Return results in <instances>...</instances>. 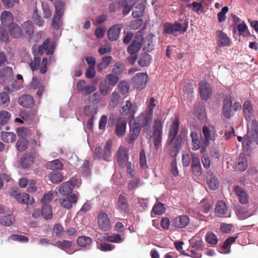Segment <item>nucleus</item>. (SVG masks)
Wrapping results in <instances>:
<instances>
[{"label":"nucleus","instance_id":"nucleus-39","mask_svg":"<svg viewBox=\"0 0 258 258\" xmlns=\"http://www.w3.org/2000/svg\"><path fill=\"white\" fill-rule=\"evenodd\" d=\"M15 221V218L14 215H9L4 216L0 219V223L6 226L12 225Z\"/></svg>","mask_w":258,"mask_h":258},{"label":"nucleus","instance_id":"nucleus-40","mask_svg":"<svg viewBox=\"0 0 258 258\" xmlns=\"http://www.w3.org/2000/svg\"><path fill=\"white\" fill-rule=\"evenodd\" d=\"M53 245L62 250L69 249L72 246V242L69 240H58L53 243Z\"/></svg>","mask_w":258,"mask_h":258},{"label":"nucleus","instance_id":"nucleus-50","mask_svg":"<svg viewBox=\"0 0 258 258\" xmlns=\"http://www.w3.org/2000/svg\"><path fill=\"white\" fill-rule=\"evenodd\" d=\"M41 57L40 56L34 55V59L31 61L29 66L32 71L37 70L40 67Z\"/></svg>","mask_w":258,"mask_h":258},{"label":"nucleus","instance_id":"nucleus-13","mask_svg":"<svg viewBox=\"0 0 258 258\" xmlns=\"http://www.w3.org/2000/svg\"><path fill=\"white\" fill-rule=\"evenodd\" d=\"M189 223V218L187 215H181L176 217L172 222V225L177 228L185 227Z\"/></svg>","mask_w":258,"mask_h":258},{"label":"nucleus","instance_id":"nucleus-28","mask_svg":"<svg viewBox=\"0 0 258 258\" xmlns=\"http://www.w3.org/2000/svg\"><path fill=\"white\" fill-rule=\"evenodd\" d=\"M16 200L18 203L22 204L32 205L34 202V199L32 197L30 198L27 193L20 194Z\"/></svg>","mask_w":258,"mask_h":258},{"label":"nucleus","instance_id":"nucleus-27","mask_svg":"<svg viewBox=\"0 0 258 258\" xmlns=\"http://www.w3.org/2000/svg\"><path fill=\"white\" fill-rule=\"evenodd\" d=\"M22 36L30 35L33 32V26L31 21L24 22L21 26Z\"/></svg>","mask_w":258,"mask_h":258},{"label":"nucleus","instance_id":"nucleus-10","mask_svg":"<svg viewBox=\"0 0 258 258\" xmlns=\"http://www.w3.org/2000/svg\"><path fill=\"white\" fill-rule=\"evenodd\" d=\"M128 149L120 146L117 152V160L121 167H125L128 160Z\"/></svg>","mask_w":258,"mask_h":258},{"label":"nucleus","instance_id":"nucleus-5","mask_svg":"<svg viewBox=\"0 0 258 258\" xmlns=\"http://www.w3.org/2000/svg\"><path fill=\"white\" fill-rule=\"evenodd\" d=\"M241 108L240 104L238 102L233 103L230 95H226L224 97L223 110L224 113H233L239 111Z\"/></svg>","mask_w":258,"mask_h":258},{"label":"nucleus","instance_id":"nucleus-21","mask_svg":"<svg viewBox=\"0 0 258 258\" xmlns=\"http://www.w3.org/2000/svg\"><path fill=\"white\" fill-rule=\"evenodd\" d=\"M126 120L119 118L118 119L115 128V134L118 138L123 137L126 132Z\"/></svg>","mask_w":258,"mask_h":258},{"label":"nucleus","instance_id":"nucleus-29","mask_svg":"<svg viewBox=\"0 0 258 258\" xmlns=\"http://www.w3.org/2000/svg\"><path fill=\"white\" fill-rule=\"evenodd\" d=\"M41 46L42 48L45 50L47 55H51L53 53L55 44L54 43L50 44L49 38H46Z\"/></svg>","mask_w":258,"mask_h":258},{"label":"nucleus","instance_id":"nucleus-20","mask_svg":"<svg viewBox=\"0 0 258 258\" xmlns=\"http://www.w3.org/2000/svg\"><path fill=\"white\" fill-rule=\"evenodd\" d=\"M191 168L193 174L197 176L202 174V167L199 157L195 154L192 155Z\"/></svg>","mask_w":258,"mask_h":258},{"label":"nucleus","instance_id":"nucleus-25","mask_svg":"<svg viewBox=\"0 0 258 258\" xmlns=\"http://www.w3.org/2000/svg\"><path fill=\"white\" fill-rule=\"evenodd\" d=\"M112 141L111 139L108 140L105 143L102 155L103 159L107 161H111V151Z\"/></svg>","mask_w":258,"mask_h":258},{"label":"nucleus","instance_id":"nucleus-46","mask_svg":"<svg viewBox=\"0 0 258 258\" xmlns=\"http://www.w3.org/2000/svg\"><path fill=\"white\" fill-rule=\"evenodd\" d=\"M207 242L210 245H216L218 241L217 236L212 232H208L205 236Z\"/></svg>","mask_w":258,"mask_h":258},{"label":"nucleus","instance_id":"nucleus-56","mask_svg":"<svg viewBox=\"0 0 258 258\" xmlns=\"http://www.w3.org/2000/svg\"><path fill=\"white\" fill-rule=\"evenodd\" d=\"M140 182V179L138 178H135L131 180L127 184V187L130 191L138 187Z\"/></svg>","mask_w":258,"mask_h":258},{"label":"nucleus","instance_id":"nucleus-52","mask_svg":"<svg viewBox=\"0 0 258 258\" xmlns=\"http://www.w3.org/2000/svg\"><path fill=\"white\" fill-rule=\"evenodd\" d=\"M188 253L186 254V255L190 256L194 258H200L202 257V254L201 250L197 249H195L189 247L187 250Z\"/></svg>","mask_w":258,"mask_h":258},{"label":"nucleus","instance_id":"nucleus-7","mask_svg":"<svg viewBox=\"0 0 258 258\" xmlns=\"http://www.w3.org/2000/svg\"><path fill=\"white\" fill-rule=\"evenodd\" d=\"M97 220L98 226L102 231H107L111 228V222L106 213L100 211Z\"/></svg>","mask_w":258,"mask_h":258},{"label":"nucleus","instance_id":"nucleus-19","mask_svg":"<svg viewBox=\"0 0 258 258\" xmlns=\"http://www.w3.org/2000/svg\"><path fill=\"white\" fill-rule=\"evenodd\" d=\"M0 18L2 25L5 27H10L13 24V15L9 11L3 12L1 14Z\"/></svg>","mask_w":258,"mask_h":258},{"label":"nucleus","instance_id":"nucleus-1","mask_svg":"<svg viewBox=\"0 0 258 258\" xmlns=\"http://www.w3.org/2000/svg\"><path fill=\"white\" fill-rule=\"evenodd\" d=\"M153 114H140L136 120L135 124H130V133L125 138L129 144H133L137 139L140 133V127H149L153 119Z\"/></svg>","mask_w":258,"mask_h":258},{"label":"nucleus","instance_id":"nucleus-33","mask_svg":"<svg viewBox=\"0 0 258 258\" xmlns=\"http://www.w3.org/2000/svg\"><path fill=\"white\" fill-rule=\"evenodd\" d=\"M55 13L54 15L63 16L65 3L62 0H55L54 2Z\"/></svg>","mask_w":258,"mask_h":258},{"label":"nucleus","instance_id":"nucleus-23","mask_svg":"<svg viewBox=\"0 0 258 258\" xmlns=\"http://www.w3.org/2000/svg\"><path fill=\"white\" fill-rule=\"evenodd\" d=\"M181 24L177 22L172 24L165 23L164 25V31L168 34H174L176 32L181 31Z\"/></svg>","mask_w":258,"mask_h":258},{"label":"nucleus","instance_id":"nucleus-59","mask_svg":"<svg viewBox=\"0 0 258 258\" xmlns=\"http://www.w3.org/2000/svg\"><path fill=\"white\" fill-rule=\"evenodd\" d=\"M50 166L53 170H61L63 165L58 160H54L50 163Z\"/></svg>","mask_w":258,"mask_h":258},{"label":"nucleus","instance_id":"nucleus-34","mask_svg":"<svg viewBox=\"0 0 258 258\" xmlns=\"http://www.w3.org/2000/svg\"><path fill=\"white\" fill-rule=\"evenodd\" d=\"M122 109L123 113H135L137 111V107L133 105L130 101H126L122 104Z\"/></svg>","mask_w":258,"mask_h":258},{"label":"nucleus","instance_id":"nucleus-48","mask_svg":"<svg viewBox=\"0 0 258 258\" xmlns=\"http://www.w3.org/2000/svg\"><path fill=\"white\" fill-rule=\"evenodd\" d=\"M158 101L153 98H151L148 104V112L153 113L158 111Z\"/></svg>","mask_w":258,"mask_h":258},{"label":"nucleus","instance_id":"nucleus-3","mask_svg":"<svg viewBox=\"0 0 258 258\" xmlns=\"http://www.w3.org/2000/svg\"><path fill=\"white\" fill-rule=\"evenodd\" d=\"M254 114H245L246 120L248 121L247 136L253 141L258 142V121L253 118Z\"/></svg>","mask_w":258,"mask_h":258},{"label":"nucleus","instance_id":"nucleus-22","mask_svg":"<svg viewBox=\"0 0 258 258\" xmlns=\"http://www.w3.org/2000/svg\"><path fill=\"white\" fill-rule=\"evenodd\" d=\"M227 207L224 202L219 201L216 204L215 208V214L219 217H229L226 216Z\"/></svg>","mask_w":258,"mask_h":258},{"label":"nucleus","instance_id":"nucleus-45","mask_svg":"<svg viewBox=\"0 0 258 258\" xmlns=\"http://www.w3.org/2000/svg\"><path fill=\"white\" fill-rule=\"evenodd\" d=\"M165 211V208L161 203H158L154 205L152 210V212L156 215H161Z\"/></svg>","mask_w":258,"mask_h":258},{"label":"nucleus","instance_id":"nucleus-38","mask_svg":"<svg viewBox=\"0 0 258 258\" xmlns=\"http://www.w3.org/2000/svg\"><path fill=\"white\" fill-rule=\"evenodd\" d=\"M41 215L46 220L51 219L52 218L51 207L49 205L42 206Z\"/></svg>","mask_w":258,"mask_h":258},{"label":"nucleus","instance_id":"nucleus-30","mask_svg":"<svg viewBox=\"0 0 258 258\" xmlns=\"http://www.w3.org/2000/svg\"><path fill=\"white\" fill-rule=\"evenodd\" d=\"M34 157L31 153L26 154L21 160V165L23 168L29 167L33 162Z\"/></svg>","mask_w":258,"mask_h":258},{"label":"nucleus","instance_id":"nucleus-35","mask_svg":"<svg viewBox=\"0 0 258 258\" xmlns=\"http://www.w3.org/2000/svg\"><path fill=\"white\" fill-rule=\"evenodd\" d=\"M11 114H0V130H9V126L7 125L10 119Z\"/></svg>","mask_w":258,"mask_h":258},{"label":"nucleus","instance_id":"nucleus-41","mask_svg":"<svg viewBox=\"0 0 258 258\" xmlns=\"http://www.w3.org/2000/svg\"><path fill=\"white\" fill-rule=\"evenodd\" d=\"M236 237H229L224 242L222 246V250L224 253H228L230 252V245L235 241Z\"/></svg>","mask_w":258,"mask_h":258},{"label":"nucleus","instance_id":"nucleus-55","mask_svg":"<svg viewBox=\"0 0 258 258\" xmlns=\"http://www.w3.org/2000/svg\"><path fill=\"white\" fill-rule=\"evenodd\" d=\"M33 20L34 23L37 25L38 26H42L44 21L41 18L40 16L38 15V11L37 10H35L33 14Z\"/></svg>","mask_w":258,"mask_h":258},{"label":"nucleus","instance_id":"nucleus-12","mask_svg":"<svg viewBox=\"0 0 258 258\" xmlns=\"http://www.w3.org/2000/svg\"><path fill=\"white\" fill-rule=\"evenodd\" d=\"M200 93L202 100H207L212 95V90L209 84L206 81H202L199 84Z\"/></svg>","mask_w":258,"mask_h":258},{"label":"nucleus","instance_id":"nucleus-16","mask_svg":"<svg viewBox=\"0 0 258 258\" xmlns=\"http://www.w3.org/2000/svg\"><path fill=\"white\" fill-rule=\"evenodd\" d=\"M233 190L240 204L245 205L248 203V199L247 192L241 187L235 185Z\"/></svg>","mask_w":258,"mask_h":258},{"label":"nucleus","instance_id":"nucleus-43","mask_svg":"<svg viewBox=\"0 0 258 258\" xmlns=\"http://www.w3.org/2000/svg\"><path fill=\"white\" fill-rule=\"evenodd\" d=\"M112 57L111 56L104 57L102 61L99 63L97 66V69L99 72L102 71L106 69L110 64Z\"/></svg>","mask_w":258,"mask_h":258},{"label":"nucleus","instance_id":"nucleus-9","mask_svg":"<svg viewBox=\"0 0 258 258\" xmlns=\"http://www.w3.org/2000/svg\"><path fill=\"white\" fill-rule=\"evenodd\" d=\"M116 209L121 213H127L130 212V205L127 201L125 193L119 195L116 202Z\"/></svg>","mask_w":258,"mask_h":258},{"label":"nucleus","instance_id":"nucleus-51","mask_svg":"<svg viewBox=\"0 0 258 258\" xmlns=\"http://www.w3.org/2000/svg\"><path fill=\"white\" fill-rule=\"evenodd\" d=\"M28 146V141L25 138H22L19 140L16 144L18 150L20 152L24 151L26 149Z\"/></svg>","mask_w":258,"mask_h":258},{"label":"nucleus","instance_id":"nucleus-44","mask_svg":"<svg viewBox=\"0 0 258 258\" xmlns=\"http://www.w3.org/2000/svg\"><path fill=\"white\" fill-rule=\"evenodd\" d=\"M22 88V84L18 83L17 81H14L11 85L6 86L5 90L10 92L17 91Z\"/></svg>","mask_w":258,"mask_h":258},{"label":"nucleus","instance_id":"nucleus-15","mask_svg":"<svg viewBox=\"0 0 258 258\" xmlns=\"http://www.w3.org/2000/svg\"><path fill=\"white\" fill-rule=\"evenodd\" d=\"M143 41V37L142 35L136 36L131 45L128 47V51L131 54H135L141 48V44Z\"/></svg>","mask_w":258,"mask_h":258},{"label":"nucleus","instance_id":"nucleus-62","mask_svg":"<svg viewBox=\"0 0 258 258\" xmlns=\"http://www.w3.org/2000/svg\"><path fill=\"white\" fill-rule=\"evenodd\" d=\"M228 11L227 7H224L222 8L221 11L218 14V18L220 22L224 21L226 18L225 14Z\"/></svg>","mask_w":258,"mask_h":258},{"label":"nucleus","instance_id":"nucleus-8","mask_svg":"<svg viewBox=\"0 0 258 258\" xmlns=\"http://www.w3.org/2000/svg\"><path fill=\"white\" fill-rule=\"evenodd\" d=\"M14 79L13 69L11 67H6L0 71V84L6 85Z\"/></svg>","mask_w":258,"mask_h":258},{"label":"nucleus","instance_id":"nucleus-11","mask_svg":"<svg viewBox=\"0 0 258 258\" xmlns=\"http://www.w3.org/2000/svg\"><path fill=\"white\" fill-rule=\"evenodd\" d=\"M20 105L26 108H32L35 104L33 97L29 94H24L20 96L18 99Z\"/></svg>","mask_w":258,"mask_h":258},{"label":"nucleus","instance_id":"nucleus-17","mask_svg":"<svg viewBox=\"0 0 258 258\" xmlns=\"http://www.w3.org/2000/svg\"><path fill=\"white\" fill-rule=\"evenodd\" d=\"M78 199L77 196L73 194L63 199H60L59 201L62 207L67 209H70L72 208L73 204L77 202Z\"/></svg>","mask_w":258,"mask_h":258},{"label":"nucleus","instance_id":"nucleus-18","mask_svg":"<svg viewBox=\"0 0 258 258\" xmlns=\"http://www.w3.org/2000/svg\"><path fill=\"white\" fill-rule=\"evenodd\" d=\"M202 131L204 137V144L208 146L210 141H214L216 140V132L211 131L206 125L203 127Z\"/></svg>","mask_w":258,"mask_h":258},{"label":"nucleus","instance_id":"nucleus-53","mask_svg":"<svg viewBox=\"0 0 258 258\" xmlns=\"http://www.w3.org/2000/svg\"><path fill=\"white\" fill-rule=\"evenodd\" d=\"M129 88L130 86L128 82L125 81L120 82L118 86V91L123 94L126 93Z\"/></svg>","mask_w":258,"mask_h":258},{"label":"nucleus","instance_id":"nucleus-60","mask_svg":"<svg viewBox=\"0 0 258 258\" xmlns=\"http://www.w3.org/2000/svg\"><path fill=\"white\" fill-rule=\"evenodd\" d=\"M140 155V163L141 167L142 168H146L147 167V161L145 152L144 150H142L141 151Z\"/></svg>","mask_w":258,"mask_h":258},{"label":"nucleus","instance_id":"nucleus-57","mask_svg":"<svg viewBox=\"0 0 258 258\" xmlns=\"http://www.w3.org/2000/svg\"><path fill=\"white\" fill-rule=\"evenodd\" d=\"M52 199L53 193L49 191L45 194L41 200V204H42V206L45 205H49V203L51 201Z\"/></svg>","mask_w":258,"mask_h":258},{"label":"nucleus","instance_id":"nucleus-2","mask_svg":"<svg viewBox=\"0 0 258 258\" xmlns=\"http://www.w3.org/2000/svg\"><path fill=\"white\" fill-rule=\"evenodd\" d=\"M179 119L176 118L173 120L171 125L169 131L168 139L166 142V145L170 146L175 140L173 145L169 152V155L172 158H176L181 145V140L180 139V137H177L179 130Z\"/></svg>","mask_w":258,"mask_h":258},{"label":"nucleus","instance_id":"nucleus-58","mask_svg":"<svg viewBox=\"0 0 258 258\" xmlns=\"http://www.w3.org/2000/svg\"><path fill=\"white\" fill-rule=\"evenodd\" d=\"M235 213L240 219H245L247 216V212L241 207L235 208Z\"/></svg>","mask_w":258,"mask_h":258},{"label":"nucleus","instance_id":"nucleus-49","mask_svg":"<svg viewBox=\"0 0 258 258\" xmlns=\"http://www.w3.org/2000/svg\"><path fill=\"white\" fill-rule=\"evenodd\" d=\"M151 59L152 58L150 55L148 54H143L140 58L139 63L142 67H146L150 63Z\"/></svg>","mask_w":258,"mask_h":258},{"label":"nucleus","instance_id":"nucleus-61","mask_svg":"<svg viewBox=\"0 0 258 258\" xmlns=\"http://www.w3.org/2000/svg\"><path fill=\"white\" fill-rule=\"evenodd\" d=\"M247 167V163L246 160H243L239 161L236 165V170L240 171H244Z\"/></svg>","mask_w":258,"mask_h":258},{"label":"nucleus","instance_id":"nucleus-14","mask_svg":"<svg viewBox=\"0 0 258 258\" xmlns=\"http://www.w3.org/2000/svg\"><path fill=\"white\" fill-rule=\"evenodd\" d=\"M76 180L71 179L69 181L62 183L59 187V192L63 195L71 194L76 183Z\"/></svg>","mask_w":258,"mask_h":258},{"label":"nucleus","instance_id":"nucleus-31","mask_svg":"<svg viewBox=\"0 0 258 258\" xmlns=\"http://www.w3.org/2000/svg\"><path fill=\"white\" fill-rule=\"evenodd\" d=\"M77 243L81 247L88 248L92 243V239L86 236H79L77 239Z\"/></svg>","mask_w":258,"mask_h":258},{"label":"nucleus","instance_id":"nucleus-6","mask_svg":"<svg viewBox=\"0 0 258 258\" xmlns=\"http://www.w3.org/2000/svg\"><path fill=\"white\" fill-rule=\"evenodd\" d=\"M148 77L147 74L143 73H138L132 79V83L135 88L142 90L147 86Z\"/></svg>","mask_w":258,"mask_h":258},{"label":"nucleus","instance_id":"nucleus-4","mask_svg":"<svg viewBox=\"0 0 258 258\" xmlns=\"http://www.w3.org/2000/svg\"><path fill=\"white\" fill-rule=\"evenodd\" d=\"M162 126V122L160 119L155 120L153 125V143L156 149L161 144Z\"/></svg>","mask_w":258,"mask_h":258},{"label":"nucleus","instance_id":"nucleus-42","mask_svg":"<svg viewBox=\"0 0 258 258\" xmlns=\"http://www.w3.org/2000/svg\"><path fill=\"white\" fill-rule=\"evenodd\" d=\"M237 30L239 34L243 37H248L250 36V33L248 30L247 26L243 22L237 25Z\"/></svg>","mask_w":258,"mask_h":258},{"label":"nucleus","instance_id":"nucleus-54","mask_svg":"<svg viewBox=\"0 0 258 258\" xmlns=\"http://www.w3.org/2000/svg\"><path fill=\"white\" fill-rule=\"evenodd\" d=\"M41 7L43 10V17L45 19L49 18L51 15V10L47 3L41 2Z\"/></svg>","mask_w":258,"mask_h":258},{"label":"nucleus","instance_id":"nucleus-32","mask_svg":"<svg viewBox=\"0 0 258 258\" xmlns=\"http://www.w3.org/2000/svg\"><path fill=\"white\" fill-rule=\"evenodd\" d=\"M49 180L52 183L58 184L63 180V176L60 172L57 171L51 172L48 175Z\"/></svg>","mask_w":258,"mask_h":258},{"label":"nucleus","instance_id":"nucleus-24","mask_svg":"<svg viewBox=\"0 0 258 258\" xmlns=\"http://www.w3.org/2000/svg\"><path fill=\"white\" fill-rule=\"evenodd\" d=\"M216 35L218 38V41L220 45L222 46H229L231 41L227 34L222 31L218 30L216 32Z\"/></svg>","mask_w":258,"mask_h":258},{"label":"nucleus","instance_id":"nucleus-47","mask_svg":"<svg viewBox=\"0 0 258 258\" xmlns=\"http://www.w3.org/2000/svg\"><path fill=\"white\" fill-rule=\"evenodd\" d=\"M12 25V27L9 30L10 35L14 38L22 37L21 27L16 24H13Z\"/></svg>","mask_w":258,"mask_h":258},{"label":"nucleus","instance_id":"nucleus-36","mask_svg":"<svg viewBox=\"0 0 258 258\" xmlns=\"http://www.w3.org/2000/svg\"><path fill=\"white\" fill-rule=\"evenodd\" d=\"M2 140L6 143H13L16 139V135L12 132H2L1 134Z\"/></svg>","mask_w":258,"mask_h":258},{"label":"nucleus","instance_id":"nucleus-37","mask_svg":"<svg viewBox=\"0 0 258 258\" xmlns=\"http://www.w3.org/2000/svg\"><path fill=\"white\" fill-rule=\"evenodd\" d=\"M63 16L54 15L52 22L51 26L55 30L60 29L63 25L62 21Z\"/></svg>","mask_w":258,"mask_h":258},{"label":"nucleus","instance_id":"nucleus-26","mask_svg":"<svg viewBox=\"0 0 258 258\" xmlns=\"http://www.w3.org/2000/svg\"><path fill=\"white\" fill-rule=\"evenodd\" d=\"M207 183L212 190H215L219 187L218 178L213 173H208L207 176Z\"/></svg>","mask_w":258,"mask_h":258},{"label":"nucleus","instance_id":"nucleus-64","mask_svg":"<svg viewBox=\"0 0 258 258\" xmlns=\"http://www.w3.org/2000/svg\"><path fill=\"white\" fill-rule=\"evenodd\" d=\"M106 29L103 27H99L96 28L95 31V35L97 38H102L105 33Z\"/></svg>","mask_w":258,"mask_h":258},{"label":"nucleus","instance_id":"nucleus-63","mask_svg":"<svg viewBox=\"0 0 258 258\" xmlns=\"http://www.w3.org/2000/svg\"><path fill=\"white\" fill-rule=\"evenodd\" d=\"M9 39L7 31L3 27H0V40L2 41L7 42Z\"/></svg>","mask_w":258,"mask_h":258}]
</instances>
